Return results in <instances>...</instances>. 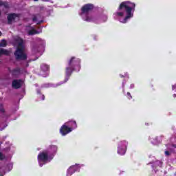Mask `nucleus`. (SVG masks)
Masks as SVG:
<instances>
[{
    "instance_id": "f257e3e1",
    "label": "nucleus",
    "mask_w": 176,
    "mask_h": 176,
    "mask_svg": "<svg viewBox=\"0 0 176 176\" xmlns=\"http://www.w3.org/2000/svg\"><path fill=\"white\" fill-rule=\"evenodd\" d=\"M134 10H135V3L124 1L120 3L116 16L120 23H127V21L134 16Z\"/></svg>"
},
{
    "instance_id": "f03ea898",
    "label": "nucleus",
    "mask_w": 176,
    "mask_h": 176,
    "mask_svg": "<svg viewBox=\"0 0 176 176\" xmlns=\"http://www.w3.org/2000/svg\"><path fill=\"white\" fill-rule=\"evenodd\" d=\"M56 152H57V146H50L47 151L40 153L38 155V162L40 167L51 162L53 157H54V153Z\"/></svg>"
},
{
    "instance_id": "7ed1b4c3",
    "label": "nucleus",
    "mask_w": 176,
    "mask_h": 176,
    "mask_svg": "<svg viewBox=\"0 0 176 176\" xmlns=\"http://www.w3.org/2000/svg\"><path fill=\"white\" fill-rule=\"evenodd\" d=\"M16 45L17 46V50L14 53L16 58L17 60H25L27 55L24 52V41L20 37H17L16 38Z\"/></svg>"
},
{
    "instance_id": "20e7f679",
    "label": "nucleus",
    "mask_w": 176,
    "mask_h": 176,
    "mask_svg": "<svg viewBox=\"0 0 176 176\" xmlns=\"http://www.w3.org/2000/svg\"><path fill=\"white\" fill-rule=\"evenodd\" d=\"M91 9H93V5L91 4H86L82 8L80 16L85 21H94V18L89 14Z\"/></svg>"
},
{
    "instance_id": "39448f33",
    "label": "nucleus",
    "mask_w": 176,
    "mask_h": 176,
    "mask_svg": "<svg viewBox=\"0 0 176 176\" xmlns=\"http://www.w3.org/2000/svg\"><path fill=\"white\" fill-rule=\"evenodd\" d=\"M76 122L75 121L65 123L63 126H61L60 133L62 135H67V134H69V133L72 131L73 129H76Z\"/></svg>"
},
{
    "instance_id": "423d86ee",
    "label": "nucleus",
    "mask_w": 176,
    "mask_h": 176,
    "mask_svg": "<svg viewBox=\"0 0 176 176\" xmlns=\"http://www.w3.org/2000/svg\"><path fill=\"white\" fill-rule=\"evenodd\" d=\"M80 60L75 57H72L69 62V67L66 68L67 75H71L72 73V67H76L77 71L80 69Z\"/></svg>"
},
{
    "instance_id": "0eeeda50",
    "label": "nucleus",
    "mask_w": 176,
    "mask_h": 176,
    "mask_svg": "<svg viewBox=\"0 0 176 176\" xmlns=\"http://www.w3.org/2000/svg\"><path fill=\"white\" fill-rule=\"evenodd\" d=\"M127 151V142L122 141L118 144V155H124Z\"/></svg>"
},
{
    "instance_id": "6e6552de",
    "label": "nucleus",
    "mask_w": 176,
    "mask_h": 176,
    "mask_svg": "<svg viewBox=\"0 0 176 176\" xmlns=\"http://www.w3.org/2000/svg\"><path fill=\"white\" fill-rule=\"evenodd\" d=\"M77 170H79V165L76 164L70 166L67 171V176L72 175V174H74V173H75V171Z\"/></svg>"
},
{
    "instance_id": "1a4fd4ad",
    "label": "nucleus",
    "mask_w": 176,
    "mask_h": 176,
    "mask_svg": "<svg viewBox=\"0 0 176 176\" xmlns=\"http://www.w3.org/2000/svg\"><path fill=\"white\" fill-rule=\"evenodd\" d=\"M23 80H14L12 82V87L14 89H20L23 86Z\"/></svg>"
},
{
    "instance_id": "9d476101",
    "label": "nucleus",
    "mask_w": 176,
    "mask_h": 176,
    "mask_svg": "<svg viewBox=\"0 0 176 176\" xmlns=\"http://www.w3.org/2000/svg\"><path fill=\"white\" fill-rule=\"evenodd\" d=\"M48 71H49V66L47 65H41V75H42V76H44V78L45 76H47Z\"/></svg>"
},
{
    "instance_id": "9b49d317",
    "label": "nucleus",
    "mask_w": 176,
    "mask_h": 176,
    "mask_svg": "<svg viewBox=\"0 0 176 176\" xmlns=\"http://www.w3.org/2000/svg\"><path fill=\"white\" fill-rule=\"evenodd\" d=\"M27 32L28 34V35H35L36 34H41V31H36L35 30V28H32V27H28L27 28Z\"/></svg>"
},
{
    "instance_id": "f8f14e48",
    "label": "nucleus",
    "mask_w": 176,
    "mask_h": 176,
    "mask_svg": "<svg viewBox=\"0 0 176 176\" xmlns=\"http://www.w3.org/2000/svg\"><path fill=\"white\" fill-rule=\"evenodd\" d=\"M8 19L9 23H12V21L19 20V15L16 14H10L8 15Z\"/></svg>"
},
{
    "instance_id": "ddd939ff",
    "label": "nucleus",
    "mask_w": 176,
    "mask_h": 176,
    "mask_svg": "<svg viewBox=\"0 0 176 176\" xmlns=\"http://www.w3.org/2000/svg\"><path fill=\"white\" fill-rule=\"evenodd\" d=\"M4 54L5 56H9L10 54V51H8L5 49H0V56Z\"/></svg>"
},
{
    "instance_id": "4468645a",
    "label": "nucleus",
    "mask_w": 176,
    "mask_h": 176,
    "mask_svg": "<svg viewBox=\"0 0 176 176\" xmlns=\"http://www.w3.org/2000/svg\"><path fill=\"white\" fill-rule=\"evenodd\" d=\"M6 46V40H2L0 42V47H5Z\"/></svg>"
},
{
    "instance_id": "2eb2a0df",
    "label": "nucleus",
    "mask_w": 176,
    "mask_h": 176,
    "mask_svg": "<svg viewBox=\"0 0 176 176\" xmlns=\"http://www.w3.org/2000/svg\"><path fill=\"white\" fill-rule=\"evenodd\" d=\"M151 142L153 143V144H159V142H162V140H159V138H156V140H151Z\"/></svg>"
},
{
    "instance_id": "dca6fc26",
    "label": "nucleus",
    "mask_w": 176,
    "mask_h": 176,
    "mask_svg": "<svg viewBox=\"0 0 176 176\" xmlns=\"http://www.w3.org/2000/svg\"><path fill=\"white\" fill-rule=\"evenodd\" d=\"M4 156H3V155L2 154V153H0V160H3V159H4Z\"/></svg>"
},
{
    "instance_id": "f3484780",
    "label": "nucleus",
    "mask_w": 176,
    "mask_h": 176,
    "mask_svg": "<svg viewBox=\"0 0 176 176\" xmlns=\"http://www.w3.org/2000/svg\"><path fill=\"white\" fill-rule=\"evenodd\" d=\"M127 96H128V98H129V100H130L131 98V94H130V93L128 92Z\"/></svg>"
},
{
    "instance_id": "a211bd4d",
    "label": "nucleus",
    "mask_w": 176,
    "mask_h": 176,
    "mask_svg": "<svg viewBox=\"0 0 176 176\" xmlns=\"http://www.w3.org/2000/svg\"><path fill=\"white\" fill-rule=\"evenodd\" d=\"M165 155H166V156H170V152L165 151Z\"/></svg>"
},
{
    "instance_id": "6ab92c4d",
    "label": "nucleus",
    "mask_w": 176,
    "mask_h": 176,
    "mask_svg": "<svg viewBox=\"0 0 176 176\" xmlns=\"http://www.w3.org/2000/svg\"><path fill=\"white\" fill-rule=\"evenodd\" d=\"M33 21H38V18H37V16H34V17L33 18Z\"/></svg>"
},
{
    "instance_id": "aec40b11",
    "label": "nucleus",
    "mask_w": 176,
    "mask_h": 176,
    "mask_svg": "<svg viewBox=\"0 0 176 176\" xmlns=\"http://www.w3.org/2000/svg\"><path fill=\"white\" fill-rule=\"evenodd\" d=\"M0 112H5V109H3V108H2L1 109H0Z\"/></svg>"
},
{
    "instance_id": "412c9836",
    "label": "nucleus",
    "mask_w": 176,
    "mask_h": 176,
    "mask_svg": "<svg viewBox=\"0 0 176 176\" xmlns=\"http://www.w3.org/2000/svg\"><path fill=\"white\" fill-rule=\"evenodd\" d=\"M103 21H107V16H104V20H103Z\"/></svg>"
},
{
    "instance_id": "4be33fe9",
    "label": "nucleus",
    "mask_w": 176,
    "mask_h": 176,
    "mask_svg": "<svg viewBox=\"0 0 176 176\" xmlns=\"http://www.w3.org/2000/svg\"><path fill=\"white\" fill-rule=\"evenodd\" d=\"M134 87V85H131V89H133Z\"/></svg>"
},
{
    "instance_id": "5701e85b",
    "label": "nucleus",
    "mask_w": 176,
    "mask_h": 176,
    "mask_svg": "<svg viewBox=\"0 0 176 176\" xmlns=\"http://www.w3.org/2000/svg\"><path fill=\"white\" fill-rule=\"evenodd\" d=\"M42 100H45V96L42 95Z\"/></svg>"
},
{
    "instance_id": "b1692460",
    "label": "nucleus",
    "mask_w": 176,
    "mask_h": 176,
    "mask_svg": "<svg viewBox=\"0 0 176 176\" xmlns=\"http://www.w3.org/2000/svg\"><path fill=\"white\" fill-rule=\"evenodd\" d=\"M1 35H2V32H0V36H1Z\"/></svg>"
},
{
    "instance_id": "393cba45",
    "label": "nucleus",
    "mask_w": 176,
    "mask_h": 176,
    "mask_svg": "<svg viewBox=\"0 0 176 176\" xmlns=\"http://www.w3.org/2000/svg\"><path fill=\"white\" fill-rule=\"evenodd\" d=\"M173 90H174V86H173Z\"/></svg>"
},
{
    "instance_id": "a878e982",
    "label": "nucleus",
    "mask_w": 176,
    "mask_h": 176,
    "mask_svg": "<svg viewBox=\"0 0 176 176\" xmlns=\"http://www.w3.org/2000/svg\"><path fill=\"white\" fill-rule=\"evenodd\" d=\"M173 97H175V94L173 95Z\"/></svg>"
},
{
    "instance_id": "bb28decb",
    "label": "nucleus",
    "mask_w": 176,
    "mask_h": 176,
    "mask_svg": "<svg viewBox=\"0 0 176 176\" xmlns=\"http://www.w3.org/2000/svg\"><path fill=\"white\" fill-rule=\"evenodd\" d=\"M34 1H38V0H34Z\"/></svg>"
},
{
    "instance_id": "cd10ccee",
    "label": "nucleus",
    "mask_w": 176,
    "mask_h": 176,
    "mask_svg": "<svg viewBox=\"0 0 176 176\" xmlns=\"http://www.w3.org/2000/svg\"><path fill=\"white\" fill-rule=\"evenodd\" d=\"M45 1H47V0H45Z\"/></svg>"
}]
</instances>
